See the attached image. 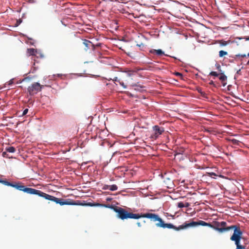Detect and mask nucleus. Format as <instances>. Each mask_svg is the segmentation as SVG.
Segmentation results:
<instances>
[{
	"label": "nucleus",
	"instance_id": "obj_41",
	"mask_svg": "<svg viewBox=\"0 0 249 249\" xmlns=\"http://www.w3.org/2000/svg\"><path fill=\"white\" fill-rule=\"evenodd\" d=\"M248 26L249 27V23H248Z\"/></svg>",
	"mask_w": 249,
	"mask_h": 249
},
{
	"label": "nucleus",
	"instance_id": "obj_2",
	"mask_svg": "<svg viewBox=\"0 0 249 249\" xmlns=\"http://www.w3.org/2000/svg\"><path fill=\"white\" fill-rule=\"evenodd\" d=\"M0 183H2L5 185L9 186L15 188L17 190L23 191L30 195H36L42 197L46 199L51 200L55 202L56 204H59L60 205H87V204H83L80 203H78L73 200L67 199L65 200L63 198H57L54 196L46 194L40 190L33 189L32 188L26 187L24 185H21V183H13L7 181V180H3L0 179Z\"/></svg>",
	"mask_w": 249,
	"mask_h": 249
},
{
	"label": "nucleus",
	"instance_id": "obj_8",
	"mask_svg": "<svg viewBox=\"0 0 249 249\" xmlns=\"http://www.w3.org/2000/svg\"><path fill=\"white\" fill-rule=\"evenodd\" d=\"M219 79L222 82V85L225 86L227 84L226 81L227 79V77L223 73H221Z\"/></svg>",
	"mask_w": 249,
	"mask_h": 249
},
{
	"label": "nucleus",
	"instance_id": "obj_32",
	"mask_svg": "<svg viewBox=\"0 0 249 249\" xmlns=\"http://www.w3.org/2000/svg\"><path fill=\"white\" fill-rule=\"evenodd\" d=\"M29 79H30V78H29V77H26V78H24V79L22 80V81H27L28 80H29Z\"/></svg>",
	"mask_w": 249,
	"mask_h": 249
},
{
	"label": "nucleus",
	"instance_id": "obj_35",
	"mask_svg": "<svg viewBox=\"0 0 249 249\" xmlns=\"http://www.w3.org/2000/svg\"><path fill=\"white\" fill-rule=\"evenodd\" d=\"M137 224L138 227H141L142 226V224H141V222H138L137 223Z\"/></svg>",
	"mask_w": 249,
	"mask_h": 249
},
{
	"label": "nucleus",
	"instance_id": "obj_11",
	"mask_svg": "<svg viewBox=\"0 0 249 249\" xmlns=\"http://www.w3.org/2000/svg\"><path fill=\"white\" fill-rule=\"evenodd\" d=\"M238 238L235 237L234 238V239H236V249H245V247L242 245H240V242L238 243Z\"/></svg>",
	"mask_w": 249,
	"mask_h": 249
},
{
	"label": "nucleus",
	"instance_id": "obj_31",
	"mask_svg": "<svg viewBox=\"0 0 249 249\" xmlns=\"http://www.w3.org/2000/svg\"><path fill=\"white\" fill-rule=\"evenodd\" d=\"M175 74H176V75H178V76H182V74H181V73H179V72H176V73H175Z\"/></svg>",
	"mask_w": 249,
	"mask_h": 249
},
{
	"label": "nucleus",
	"instance_id": "obj_21",
	"mask_svg": "<svg viewBox=\"0 0 249 249\" xmlns=\"http://www.w3.org/2000/svg\"><path fill=\"white\" fill-rule=\"evenodd\" d=\"M7 152H6V151L5 150V151L4 152H3L2 153V155L3 157L4 158H10V157L9 156L8 154L7 153Z\"/></svg>",
	"mask_w": 249,
	"mask_h": 249
},
{
	"label": "nucleus",
	"instance_id": "obj_9",
	"mask_svg": "<svg viewBox=\"0 0 249 249\" xmlns=\"http://www.w3.org/2000/svg\"><path fill=\"white\" fill-rule=\"evenodd\" d=\"M131 85L132 87H135L134 89L136 90H138V91H139L140 92H142V91H143L144 90L143 89L144 87L143 86H142L138 85H137L136 84H133V83L131 84Z\"/></svg>",
	"mask_w": 249,
	"mask_h": 249
},
{
	"label": "nucleus",
	"instance_id": "obj_3",
	"mask_svg": "<svg viewBox=\"0 0 249 249\" xmlns=\"http://www.w3.org/2000/svg\"><path fill=\"white\" fill-rule=\"evenodd\" d=\"M190 224H192V225L189 226L186 228L182 229V230L186 229L190 227H195L198 226H208L211 228H213L215 230L218 231L219 232L222 233L225 231H227L231 230H233V233L231 236L230 239L234 241L235 242V244H236V239H234L235 237L238 238V243L240 242V240L242 238V236L243 234V232L241 230L240 227L237 225H231V226L227 227V223L225 221H222L220 223H218L217 226H221V228L219 227H214L213 225H212L210 223H207L202 220H199L198 221H191L190 222H185L182 225L180 226H184L186 224L190 225ZM182 230V229L181 230Z\"/></svg>",
	"mask_w": 249,
	"mask_h": 249
},
{
	"label": "nucleus",
	"instance_id": "obj_33",
	"mask_svg": "<svg viewBox=\"0 0 249 249\" xmlns=\"http://www.w3.org/2000/svg\"><path fill=\"white\" fill-rule=\"evenodd\" d=\"M137 46H139V47H141L144 46V45L142 43L140 44H137Z\"/></svg>",
	"mask_w": 249,
	"mask_h": 249
},
{
	"label": "nucleus",
	"instance_id": "obj_20",
	"mask_svg": "<svg viewBox=\"0 0 249 249\" xmlns=\"http://www.w3.org/2000/svg\"><path fill=\"white\" fill-rule=\"evenodd\" d=\"M118 83L123 87L124 89L126 88V86L124 84V83L122 81V80H118Z\"/></svg>",
	"mask_w": 249,
	"mask_h": 249
},
{
	"label": "nucleus",
	"instance_id": "obj_10",
	"mask_svg": "<svg viewBox=\"0 0 249 249\" xmlns=\"http://www.w3.org/2000/svg\"><path fill=\"white\" fill-rule=\"evenodd\" d=\"M89 205L90 206H102V207H106V208H111V209H113V208L115 207H114L113 206H111V205H107V204H100V203H94V204H89Z\"/></svg>",
	"mask_w": 249,
	"mask_h": 249
},
{
	"label": "nucleus",
	"instance_id": "obj_39",
	"mask_svg": "<svg viewBox=\"0 0 249 249\" xmlns=\"http://www.w3.org/2000/svg\"><path fill=\"white\" fill-rule=\"evenodd\" d=\"M247 64L248 65H249V60H248V62H247Z\"/></svg>",
	"mask_w": 249,
	"mask_h": 249
},
{
	"label": "nucleus",
	"instance_id": "obj_30",
	"mask_svg": "<svg viewBox=\"0 0 249 249\" xmlns=\"http://www.w3.org/2000/svg\"><path fill=\"white\" fill-rule=\"evenodd\" d=\"M190 206L189 203L187 202L185 204H184V207H188Z\"/></svg>",
	"mask_w": 249,
	"mask_h": 249
},
{
	"label": "nucleus",
	"instance_id": "obj_15",
	"mask_svg": "<svg viewBox=\"0 0 249 249\" xmlns=\"http://www.w3.org/2000/svg\"><path fill=\"white\" fill-rule=\"evenodd\" d=\"M27 52H28V53H29L30 55H35V53L36 52V51L33 48H31V49H28L27 50Z\"/></svg>",
	"mask_w": 249,
	"mask_h": 249
},
{
	"label": "nucleus",
	"instance_id": "obj_14",
	"mask_svg": "<svg viewBox=\"0 0 249 249\" xmlns=\"http://www.w3.org/2000/svg\"><path fill=\"white\" fill-rule=\"evenodd\" d=\"M135 71H125V76L130 77L132 76Z\"/></svg>",
	"mask_w": 249,
	"mask_h": 249
},
{
	"label": "nucleus",
	"instance_id": "obj_13",
	"mask_svg": "<svg viewBox=\"0 0 249 249\" xmlns=\"http://www.w3.org/2000/svg\"><path fill=\"white\" fill-rule=\"evenodd\" d=\"M5 150L7 152L14 153L16 151V149L15 147H14L13 146H10V147H6L5 148Z\"/></svg>",
	"mask_w": 249,
	"mask_h": 249
},
{
	"label": "nucleus",
	"instance_id": "obj_23",
	"mask_svg": "<svg viewBox=\"0 0 249 249\" xmlns=\"http://www.w3.org/2000/svg\"><path fill=\"white\" fill-rule=\"evenodd\" d=\"M178 208H181L184 207V203L182 202H180L178 204Z\"/></svg>",
	"mask_w": 249,
	"mask_h": 249
},
{
	"label": "nucleus",
	"instance_id": "obj_4",
	"mask_svg": "<svg viewBox=\"0 0 249 249\" xmlns=\"http://www.w3.org/2000/svg\"><path fill=\"white\" fill-rule=\"evenodd\" d=\"M164 131V128L158 125H155L152 127V133L150 138L153 140H156Z\"/></svg>",
	"mask_w": 249,
	"mask_h": 249
},
{
	"label": "nucleus",
	"instance_id": "obj_25",
	"mask_svg": "<svg viewBox=\"0 0 249 249\" xmlns=\"http://www.w3.org/2000/svg\"><path fill=\"white\" fill-rule=\"evenodd\" d=\"M28 112V108H26L24 110L23 113H22V115L24 116V115H25Z\"/></svg>",
	"mask_w": 249,
	"mask_h": 249
},
{
	"label": "nucleus",
	"instance_id": "obj_36",
	"mask_svg": "<svg viewBox=\"0 0 249 249\" xmlns=\"http://www.w3.org/2000/svg\"><path fill=\"white\" fill-rule=\"evenodd\" d=\"M62 75V74H57V77H60V76H61Z\"/></svg>",
	"mask_w": 249,
	"mask_h": 249
},
{
	"label": "nucleus",
	"instance_id": "obj_12",
	"mask_svg": "<svg viewBox=\"0 0 249 249\" xmlns=\"http://www.w3.org/2000/svg\"><path fill=\"white\" fill-rule=\"evenodd\" d=\"M229 42H230V41H225L224 40H219L217 41V42L218 44H219L220 46H221V47L225 46L227 45Z\"/></svg>",
	"mask_w": 249,
	"mask_h": 249
},
{
	"label": "nucleus",
	"instance_id": "obj_22",
	"mask_svg": "<svg viewBox=\"0 0 249 249\" xmlns=\"http://www.w3.org/2000/svg\"><path fill=\"white\" fill-rule=\"evenodd\" d=\"M210 75L214 76H218L219 75V74L215 71H212L210 73Z\"/></svg>",
	"mask_w": 249,
	"mask_h": 249
},
{
	"label": "nucleus",
	"instance_id": "obj_26",
	"mask_svg": "<svg viewBox=\"0 0 249 249\" xmlns=\"http://www.w3.org/2000/svg\"><path fill=\"white\" fill-rule=\"evenodd\" d=\"M236 57H245L246 56V55L245 54H236Z\"/></svg>",
	"mask_w": 249,
	"mask_h": 249
},
{
	"label": "nucleus",
	"instance_id": "obj_5",
	"mask_svg": "<svg viewBox=\"0 0 249 249\" xmlns=\"http://www.w3.org/2000/svg\"><path fill=\"white\" fill-rule=\"evenodd\" d=\"M42 86L38 83H34L28 88V92L30 95H34L41 90Z\"/></svg>",
	"mask_w": 249,
	"mask_h": 249
},
{
	"label": "nucleus",
	"instance_id": "obj_34",
	"mask_svg": "<svg viewBox=\"0 0 249 249\" xmlns=\"http://www.w3.org/2000/svg\"><path fill=\"white\" fill-rule=\"evenodd\" d=\"M220 68H221L220 65L219 64H217V69L221 71V70H220Z\"/></svg>",
	"mask_w": 249,
	"mask_h": 249
},
{
	"label": "nucleus",
	"instance_id": "obj_27",
	"mask_svg": "<svg viewBox=\"0 0 249 249\" xmlns=\"http://www.w3.org/2000/svg\"><path fill=\"white\" fill-rule=\"evenodd\" d=\"M209 176L211 177H212L213 176H216V175L214 173H213V172H211V173H208Z\"/></svg>",
	"mask_w": 249,
	"mask_h": 249
},
{
	"label": "nucleus",
	"instance_id": "obj_17",
	"mask_svg": "<svg viewBox=\"0 0 249 249\" xmlns=\"http://www.w3.org/2000/svg\"><path fill=\"white\" fill-rule=\"evenodd\" d=\"M118 189V187L116 185L113 184L109 186V190L112 191H116Z\"/></svg>",
	"mask_w": 249,
	"mask_h": 249
},
{
	"label": "nucleus",
	"instance_id": "obj_18",
	"mask_svg": "<svg viewBox=\"0 0 249 249\" xmlns=\"http://www.w3.org/2000/svg\"><path fill=\"white\" fill-rule=\"evenodd\" d=\"M231 142H232V143L233 144H236V145H238L239 142H240L239 141L237 140L236 139H232V140H231Z\"/></svg>",
	"mask_w": 249,
	"mask_h": 249
},
{
	"label": "nucleus",
	"instance_id": "obj_16",
	"mask_svg": "<svg viewBox=\"0 0 249 249\" xmlns=\"http://www.w3.org/2000/svg\"><path fill=\"white\" fill-rule=\"evenodd\" d=\"M228 54V53L226 51L221 50L219 52V56L220 57H223L225 55H226Z\"/></svg>",
	"mask_w": 249,
	"mask_h": 249
},
{
	"label": "nucleus",
	"instance_id": "obj_6",
	"mask_svg": "<svg viewBox=\"0 0 249 249\" xmlns=\"http://www.w3.org/2000/svg\"><path fill=\"white\" fill-rule=\"evenodd\" d=\"M83 44L86 47V49H85L86 50H87L88 49L90 48V47H91V48L93 50H94L95 49L94 45L92 43V42L91 41H90L89 40H88L86 39H84L83 40Z\"/></svg>",
	"mask_w": 249,
	"mask_h": 249
},
{
	"label": "nucleus",
	"instance_id": "obj_38",
	"mask_svg": "<svg viewBox=\"0 0 249 249\" xmlns=\"http://www.w3.org/2000/svg\"><path fill=\"white\" fill-rule=\"evenodd\" d=\"M110 200H111V198H110L108 197L107 198V201H110Z\"/></svg>",
	"mask_w": 249,
	"mask_h": 249
},
{
	"label": "nucleus",
	"instance_id": "obj_29",
	"mask_svg": "<svg viewBox=\"0 0 249 249\" xmlns=\"http://www.w3.org/2000/svg\"><path fill=\"white\" fill-rule=\"evenodd\" d=\"M113 80L115 82H118V80H121V79H118V78L117 77H115L113 79Z\"/></svg>",
	"mask_w": 249,
	"mask_h": 249
},
{
	"label": "nucleus",
	"instance_id": "obj_40",
	"mask_svg": "<svg viewBox=\"0 0 249 249\" xmlns=\"http://www.w3.org/2000/svg\"><path fill=\"white\" fill-rule=\"evenodd\" d=\"M247 56L249 57V53H248Z\"/></svg>",
	"mask_w": 249,
	"mask_h": 249
},
{
	"label": "nucleus",
	"instance_id": "obj_19",
	"mask_svg": "<svg viewBox=\"0 0 249 249\" xmlns=\"http://www.w3.org/2000/svg\"><path fill=\"white\" fill-rule=\"evenodd\" d=\"M236 39H239V40H241V39H245L246 40L249 41V36H245L244 37H236Z\"/></svg>",
	"mask_w": 249,
	"mask_h": 249
},
{
	"label": "nucleus",
	"instance_id": "obj_1",
	"mask_svg": "<svg viewBox=\"0 0 249 249\" xmlns=\"http://www.w3.org/2000/svg\"><path fill=\"white\" fill-rule=\"evenodd\" d=\"M113 210L117 213V216L122 220L128 218L138 219L140 218H147L150 219L153 222L158 221L159 222L156 224V226L158 227L164 229H173L177 231L193 225L192 224H190V225L186 224L184 226L176 227L171 223H165L163 220L156 213H142L141 214L139 213H133L131 212H128L124 208L116 206L113 208Z\"/></svg>",
	"mask_w": 249,
	"mask_h": 249
},
{
	"label": "nucleus",
	"instance_id": "obj_24",
	"mask_svg": "<svg viewBox=\"0 0 249 249\" xmlns=\"http://www.w3.org/2000/svg\"><path fill=\"white\" fill-rule=\"evenodd\" d=\"M109 186L110 185H104L103 186L102 189L104 190H107V189H109Z\"/></svg>",
	"mask_w": 249,
	"mask_h": 249
},
{
	"label": "nucleus",
	"instance_id": "obj_37",
	"mask_svg": "<svg viewBox=\"0 0 249 249\" xmlns=\"http://www.w3.org/2000/svg\"><path fill=\"white\" fill-rule=\"evenodd\" d=\"M210 85H213L214 83H213V81H211L210 82Z\"/></svg>",
	"mask_w": 249,
	"mask_h": 249
},
{
	"label": "nucleus",
	"instance_id": "obj_7",
	"mask_svg": "<svg viewBox=\"0 0 249 249\" xmlns=\"http://www.w3.org/2000/svg\"><path fill=\"white\" fill-rule=\"evenodd\" d=\"M149 52L151 53L156 54L159 56H161V55L164 54V52L160 49H159V50L152 49L149 51Z\"/></svg>",
	"mask_w": 249,
	"mask_h": 249
},
{
	"label": "nucleus",
	"instance_id": "obj_28",
	"mask_svg": "<svg viewBox=\"0 0 249 249\" xmlns=\"http://www.w3.org/2000/svg\"><path fill=\"white\" fill-rule=\"evenodd\" d=\"M13 81H14V79H11V80H10L8 82V84L9 85H11L13 84V83H14Z\"/></svg>",
	"mask_w": 249,
	"mask_h": 249
}]
</instances>
